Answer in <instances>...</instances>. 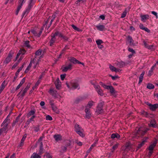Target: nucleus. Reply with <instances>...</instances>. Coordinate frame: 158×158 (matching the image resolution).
<instances>
[{
  "instance_id": "nucleus-21",
  "label": "nucleus",
  "mask_w": 158,
  "mask_h": 158,
  "mask_svg": "<svg viewBox=\"0 0 158 158\" xmlns=\"http://www.w3.org/2000/svg\"><path fill=\"white\" fill-rule=\"evenodd\" d=\"M148 125L149 127H157L156 123L154 120H151Z\"/></svg>"
},
{
  "instance_id": "nucleus-6",
  "label": "nucleus",
  "mask_w": 158,
  "mask_h": 158,
  "mask_svg": "<svg viewBox=\"0 0 158 158\" xmlns=\"http://www.w3.org/2000/svg\"><path fill=\"white\" fill-rule=\"evenodd\" d=\"M26 2V0H19L18 1V6L16 11L15 14L18 15V13L24 4Z\"/></svg>"
},
{
  "instance_id": "nucleus-11",
  "label": "nucleus",
  "mask_w": 158,
  "mask_h": 158,
  "mask_svg": "<svg viewBox=\"0 0 158 158\" xmlns=\"http://www.w3.org/2000/svg\"><path fill=\"white\" fill-rule=\"evenodd\" d=\"M40 61V59L37 58L36 56H35L34 58L32 60L33 64H34L33 68L35 69L36 68H38L39 66V62Z\"/></svg>"
},
{
  "instance_id": "nucleus-26",
  "label": "nucleus",
  "mask_w": 158,
  "mask_h": 158,
  "mask_svg": "<svg viewBox=\"0 0 158 158\" xmlns=\"http://www.w3.org/2000/svg\"><path fill=\"white\" fill-rule=\"evenodd\" d=\"M70 85L72 88L74 89H76L78 88L79 86V84L77 82H72L70 83Z\"/></svg>"
},
{
  "instance_id": "nucleus-47",
  "label": "nucleus",
  "mask_w": 158,
  "mask_h": 158,
  "mask_svg": "<svg viewBox=\"0 0 158 158\" xmlns=\"http://www.w3.org/2000/svg\"><path fill=\"white\" fill-rule=\"evenodd\" d=\"M19 64V63L17 62L13 65L11 68V69L13 70L14 69H15L18 65Z\"/></svg>"
},
{
  "instance_id": "nucleus-45",
  "label": "nucleus",
  "mask_w": 158,
  "mask_h": 158,
  "mask_svg": "<svg viewBox=\"0 0 158 158\" xmlns=\"http://www.w3.org/2000/svg\"><path fill=\"white\" fill-rule=\"evenodd\" d=\"M109 89L110 90V91L111 93L113 94L114 93V89L112 86L111 85Z\"/></svg>"
},
{
  "instance_id": "nucleus-7",
  "label": "nucleus",
  "mask_w": 158,
  "mask_h": 158,
  "mask_svg": "<svg viewBox=\"0 0 158 158\" xmlns=\"http://www.w3.org/2000/svg\"><path fill=\"white\" fill-rule=\"evenodd\" d=\"M157 142L155 141L152 143L149 146L148 148V149L149 152L148 153V155L150 157L153 152V150L157 144Z\"/></svg>"
},
{
  "instance_id": "nucleus-31",
  "label": "nucleus",
  "mask_w": 158,
  "mask_h": 158,
  "mask_svg": "<svg viewBox=\"0 0 158 158\" xmlns=\"http://www.w3.org/2000/svg\"><path fill=\"white\" fill-rule=\"evenodd\" d=\"M111 137L112 139H114L115 138L119 139L120 138V135L118 134H113L111 135Z\"/></svg>"
},
{
  "instance_id": "nucleus-59",
  "label": "nucleus",
  "mask_w": 158,
  "mask_h": 158,
  "mask_svg": "<svg viewBox=\"0 0 158 158\" xmlns=\"http://www.w3.org/2000/svg\"><path fill=\"white\" fill-rule=\"evenodd\" d=\"M153 73V72L152 71V70H150L149 71L148 73V76H151Z\"/></svg>"
},
{
  "instance_id": "nucleus-2",
  "label": "nucleus",
  "mask_w": 158,
  "mask_h": 158,
  "mask_svg": "<svg viewBox=\"0 0 158 158\" xmlns=\"http://www.w3.org/2000/svg\"><path fill=\"white\" fill-rule=\"evenodd\" d=\"M10 115H8L1 125V127H2L0 129V131L2 133L4 132L6 133L8 131V125L10 121Z\"/></svg>"
},
{
  "instance_id": "nucleus-1",
  "label": "nucleus",
  "mask_w": 158,
  "mask_h": 158,
  "mask_svg": "<svg viewBox=\"0 0 158 158\" xmlns=\"http://www.w3.org/2000/svg\"><path fill=\"white\" fill-rule=\"evenodd\" d=\"M59 31H56L54 33H52L51 35V39L50 40L48 44L49 46L52 47L56 46L55 43H58L59 42Z\"/></svg>"
},
{
  "instance_id": "nucleus-51",
  "label": "nucleus",
  "mask_w": 158,
  "mask_h": 158,
  "mask_svg": "<svg viewBox=\"0 0 158 158\" xmlns=\"http://www.w3.org/2000/svg\"><path fill=\"white\" fill-rule=\"evenodd\" d=\"M27 135L26 134H25V135H23L22 138V139L21 140V141L24 142L27 137Z\"/></svg>"
},
{
  "instance_id": "nucleus-24",
  "label": "nucleus",
  "mask_w": 158,
  "mask_h": 158,
  "mask_svg": "<svg viewBox=\"0 0 158 158\" xmlns=\"http://www.w3.org/2000/svg\"><path fill=\"white\" fill-rule=\"evenodd\" d=\"M139 27L140 29L144 30L148 33L150 32V30L147 27H145L142 23H140L139 24Z\"/></svg>"
},
{
  "instance_id": "nucleus-55",
  "label": "nucleus",
  "mask_w": 158,
  "mask_h": 158,
  "mask_svg": "<svg viewBox=\"0 0 158 158\" xmlns=\"http://www.w3.org/2000/svg\"><path fill=\"white\" fill-rule=\"evenodd\" d=\"M66 75V74H61L60 75L61 79L62 80H64V79L65 78V77Z\"/></svg>"
},
{
  "instance_id": "nucleus-9",
  "label": "nucleus",
  "mask_w": 158,
  "mask_h": 158,
  "mask_svg": "<svg viewBox=\"0 0 158 158\" xmlns=\"http://www.w3.org/2000/svg\"><path fill=\"white\" fill-rule=\"evenodd\" d=\"M148 130V129H145L143 127L139 128L137 132V135H139V136L143 135L145 134L146 132Z\"/></svg>"
},
{
  "instance_id": "nucleus-62",
  "label": "nucleus",
  "mask_w": 158,
  "mask_h": 158,
  "mask_svg": "<svg viewBox=\"0 0 158 158\" xmlns=\"http://www.w3.org/2000/svg\"><path fill=\"white\" fill-rule=\"evenodd\" d=\"M49 104L51 106V107L53 106L54 105V101L53 100L50 101L49 102Z\"/></svg>"
},
{
  "instance_id": "nucleus-54",
  "label": "nucleus",
  "mask_w": 158,
  "mask_h": 158,
  "mask_svg": "<svg viewBox=\"0 0 158 158\" xmlns=\"http://www.w3.org/2000/svg\"><path fill=\"white\" fill-rule=\"evenodd\" d=\"M128 50L129 52H132L133 54H135V51L133 50V49L131 48H129Z\"/></svg>"
},
{
  "instance_id": "nucleus-63",
  "label": "nucleus",
  "mask_w": 158,
  "mask_h": 158,
  "mask_svg": "<svg viewBox=\"0 0 158 158\" xmlns=\"http://www.w3.org/2000/svg\"><path fill=\"white\" fill-rule=\"evenodd\" d=\"M40 82L41 81L40 79L38 80L37 82L35 84V85L37 87L40 84Z\"/></svg>"
},
{
  "instance_id": "nucleus-43",
  "label": "nucleus",
  "mask_w": 158,
  "mask_h": 158,
  "mask_svg": "<svg viewBox=\"0 0 158 158\" xmlns=\"http://www.w3.org/2000/svg\"><path fill=\"white\" fill-rule=\"evenodd\" d=\"M82 100V98L80 97L77 98L75 101L74 102L76 103H78L79 102Z\"/></svg>"
},
{
  "instance_id": "nucleus-12",
  "label": "nucleus",
  "mask_w": 158,
  "mask_h": 158,
  "mask_svg": "<svg viewBox=\"0 0 158 158\" xmlns=\"http://www.w3.org/2000/svg\"><path fill=\"white\" fill-rule=\"evenodd\" d=\"M146 104L149 106L150 109L152 111H155L158 108V104L152 105L148 102L146 103Z\"/></svg>"
},
{
  "instance_id": "nucleus-53",
  "label": "nucleus",
  "mask_w": 158,
  "mask_h": 158,
  "mask_svg": "<svg viewBox=\"0 0 158 158\" xmlns=\"http://www.w3.org/2000/svg\"><path fill=\"white\" fill-rule=\"evenodd\" d=\"M40 130L39 126H37L36 127H34V130L36 132H38Z\"/></svg>"
},
{
  "instance_id": "nucleus-20",
  "label": "nucleus",
  "mask_w": 158,
  "mask_h": 158,
  "mask_svg": "<svg viewBox=\"0 0 158 158\" xmlns=\"http://www.w3.org/2000/svg\"><path fill=\"white\" fill-rule=\"evenodd\" d=\"M59 38H61V40L63 39V41H67L69 39V38L67 36L64 35L61 32L59 31Z\"/></svg>"
},
{
  "instance_id": "nucleus-3",
  "label": "nucleus",
  "mask_w": 158,
  "mask_h": 158,
  "mask_svg": "<svg viewBox=\"0 0 158 158\" xmlns=\"http://www.w3.org/2000/svg\"><path fill=\"white\" fill-rule=\"evenodd\" d=\"M36 2V0H29L28 2L26 10L24 11L22 15V16L23 17L25 15L27 16L30 12V10L32 8L33 6Z\"/></svg>"
},
{
  "instance_id": "nucleus-30",
  "label": "nucleus",
  "mask_w": 158,
  "mask_h": 158,
  "mask_svg": "<svg viewBox=\"0 0 158 158\" xmlns=\"http://www.w3.org/2000/svg\"><path fill=\"white\" fill-rule=\"evenodd\" d=\"M31 157V158H41V156L35 152L34 153Z\"/></svg>"
},
{
  "instance_id": "nucleus-15",
  "label": "nucleus",
  "mask_w": 158,
  "mask_h": 158,
  "mask_svg": "<svg viewBox=\"0 0 158 158\" xmlns=\"http://www.w3.org/2000/svg\"><path fill=\"white\" fill-rule=\"evenodd\" d=\"M94 87L98 94L100 95L101 96H102L104 94L103 92V91L100 88V86L99 85H95Z\"/></svg>"
},
{
  "instance_id": "nucleus-35",
  "label": "nucleus",
  "mask_w": 158,
  "mask_h": 158,
  "mask_svg": "<svg viewBox=\"0 0 158 158\" xmlns=\"http://www.w3.org/2000/svg\"><path fill=\"white\" fill-rule=\"evenodd\" d=\"M127 41L129 42L130 44V45H131L133 44V40L131 37L130 36H128L127 38Z\"/></svg>"
},
{
  "instance_id": "nucleus-39",
  "label": "nucleus",
  "mask_w": 158,
  "mask_h": 158,
  "mask_svg": "<svg viewBox=\"0 0 158 158\" xmlns=\"http://www.w3.org/2000/svg\"><path fill=\"white\" fill-rule=\"evenodd\" d=\"M71 26L73 27V28L75 30L78 31H82V30L78 28L76 26H75L74 24H72L71 25Z\"/></svg>"
},
{
  "instance_id": "nucleus-22",
  "label": "nucleus",
  "mask_w": 158,
  "mask_h": 158,
  "mask_svg": "<svg viewBox=\"0 0 158 158\" xmlns=\"http://www.w3.org/2000/svg\"><path fill=\"white\" fill-rule=\"evenodd\" d=\"M7 84V83L6 82V81L5 80L3 81L1 86H0V94L1 93L2 91L5 89V87Z\"/></svg>"
},
{
  "instance_id": "nucleus-38",
  "label": "nucleus",
  "mask_w": 158,
  "mask_h": 158,
  "mask_svg": "<svg viewBox=\"0 0 158 158\" xmlns=\"http://www.w3.org/2000/svg\"><path fill=\"white\" fill-rule=\"evenodd\" d=\"M77 133L82 137H84L85 136V134L84 133L83 130H81V131H79L78 133Z\"/></svg>"
},
{
  "instance_id": "nucleus-60",
  "label": "nucleus",
  "mask_w": 158,
  "mask_h": 158,
  "mask_svg": "<svg viewBox=\"0 0 158 158\" xmlns=\"http://www.w3.org/2000/svg\"><path fill=\"white\" fill-rule=\"evenodd\" d=\"M76 143H77V144L79 146H81L82 145V142H81L80 141H78V140H76Z\"/></svg>"
},
{
  "instance_id": "nucleus-46",
  "label": "nucleus",
  "mask_w": 158,
  "mask_h": 158,
  "mask_svg": "<svg viewBox=\"0 0 158 158\" xmlns=\"http://www.w3.org/2000/svg\"><path fill=\"white\" fill-rule=\"evenodd\" d=\"M45 155L47 158H52V156L49 153L46 152L45 154Z\"/></svg>"
},
{
  "instance_id": "nucleus-36",
  "label": "nucleus",
  "mask_w": 158,
  "mask_h": 158,
  "mask_svg": "<svg viewBox=\"0 0 158 158\" xmlns=\"http://www.w3.org/2000/svg\"><path fill=\"white\" fill-rule=\"evenodd\" d=\"M147 88L148 89H153L154 88L155 86L149 83L148 84Z\"/></svg>"
},
{
  "instance_id": "nucleus-49",
  "label": "nucleus",
  "mask_w": 158,
  "mask_h": 158,
  "mask_svg": "<svg viewBox=\"0 0 158 158\" xmlns=\"http://www.w3.org/2000/svg\"><path fill=\"white\" fill-rule=\"evenodd\" d=\"M96 43L98 45H99L103 43V41L101 40H98L96 41Z\"/></svg>"
},
{
  "instance_id": "nucleus-13",
  "label": "nucleus",
  "mask_w": 158,
  "mask_h": 158,
  "mask_svg": "<svg viewBox=\"0 0 158 158\" xmlns=\"http://www.w3.org/2000/svg\"><path fill=\"white\" fill-rule=\"evenodd\" d=\"M48 93L55 98H57V92L54 89L50 88L48 91Z\"/></svg>"
},
{
  "instance_id": "nucleus-18",
  "label": "nucleus",
  "mask_w": 158,
  "mask_h": 158,
  "mask_svg": "<svg viewBox=\"0 0 158 158\" xmlns=\"http://www.w3.org/2000/svg\"><path fill=\"white\" fill-rule=\"evenodd\" d=\"M61 82L59 79L58 78L55 82L54 84L56 86V89L59 90L61 88Z\"/></svg>"
},
{
  "instance_id": "nucleus-58",
  "label": "nucleus",
  "mask_w": 158,
  "mask_h": 158,
  "mask_svg": "<svg viewBox=\"0 0 158 158\" xmlns=\"http://www.w3.org/2000/svg\"><path fill=\"white\" fill-rule=\"evenodd\" d=\"M80 127L78 124H76L74 126L75 131L77 130V129H79Z\"/></svg>"
},
{
  "instance_id": "nucleus-44",
  "label": "nucleus",
  "mask_w": 158,
  "mask_h": 158,
  "mask_svg": "<svg viewBox=\"0 0 158 158\" xmlns=\"http://www.w3.org/2000/svg\"><path fill=\"white\" fill-rule=\"evenodd\" d=\"M109 76L111 77L112 79L113 80H115L119 78V77L118 76H113L111 75H110Z\"/></svg>"
},
{
  "instance_id": "nucleus-42",
  "label": "nucleus",
  "mask_w": 158,
  "mask_h": 158,
  "mask_svg": "<svg viewBox=\"0 0 158 158\" xmlns=\"http://www.w3.org/2000/svg\"><path fill=\"white\" fill-rule=\"evenodd\" d=\"M146 139L143 141L141 143L138 145V148H140L145 143V142H146Z\"/></svg>"
},
{
  "instance_id": "nucleus-14",
  "label": "nucleus",
  "mask_w": 158,
  "mask_h": 158,
  "mask_svg": "<svg viewBox=\"0 0 158 158\" xmlns=\"http://www.w3.org/2000/svg\"><path fill=\"white\" fill-rule=\"evenodd\" d=\"M31 84H30L29 85H27V86L24 89L23 91L22 92V91H21L20 92H19L17 94V96H18L21 94V96L22 97H23L25 94L27 92V90L29 89L30 87Z\"/></svg>"
},
{
  "instance_id": "nucleus-56",
  "label": "nucleus",
  "mask_w": 158,
  "mask_h": 158,
  "mask_svg": "<svg viewBox=\"0 0 158 158\" xmlns=\"http://www.w3.org/2000/svg\"><path fill=\"white\" fill-rule=\"evenodd\" d=\"M86 1V0H77V1H76L75 3L76 4H78V3L81 2H85Z\"/></svg>"
},
{
  "instance_id": "nucleus-16",
  "label": "nucleus",
  "mask_w": 158,
  "mask_h": 158,
  "mask_svg": "<svg viewBox=\"0 0 158 158\" xmlns=\"http://www.w3.org/2000/svg\"><path fill=\"white\" fill-rule=\"evenodd\" d=\"M70 61L73 63L74 64H82L84 65V63H82L81 62L79 61L78 60H77L75 58L73 57H71L70 59Z\"/></svg>"
},
{
  "instance_id": "nucleus-52",
  "label": "nucleus",
  "mask_w": 158,
  "mask_h": 158,
  "mask_svg": "<svg viewBox=\"0 0 158 158\" xmlns=\"http://www.w3.org/2000/svg\"><path fill=\"white\" fill-rule=\"evenodd\" d=\"M109 68L110 70L112 71H114V70L116 68L114 67V66H112L110 64L109 65Z\"/></svg>"
},
{
  "instance_id": "nucleus-5",
  "label": "nucleus",
  "mask_w": 158,
  "mask_h": 158,
  "mask_svg": "<svg viewBox=\"0 0 158 158\" xmlns=\"http://www.w3.org/2000/svg\"><path fill=\"white\" fill-rule=\"evenodd\" d=\"M104 105V102H102L98 103L96 111V112L97 114H101L104 112L103 107Z\"/></svg>"
},
{
  "instance_id": "nucleus-32",
  "label": "nucleus",
  "mask_w": 158,
  "mask_h": 158,
  "mask_svg": "<svg viewBox=\"0 0 158 158\" xmlns=\"http://www.w3.org/2000/svg\"><path fill=\"white\" fill-rule=\"evenodd\" d=\"M89 105V104L88 103L87 105V106H86L85 109V111L86 113V117L87 118H89V114L88 113V111L89 110V108H88V105Z\"/></svg>"
},
{
  "instance_id": "nucleus-50",
  "label": "nucleus",
  "mask_w": 158,
  "mask_h": 158,
  "mask_svg": "<svg viewBox=\"0 0 158 158\" xmlns=\"http://www.w3.org/2000/svg\"><path fill=\"white\" fill-rule=\"evenodd\" d=\"M26 78L25 77L23 78L22 80H21V81L19 85H20L21 86H22L23 84L24 83L25 81Z\"/></svg>"
},
{
  "instance_id": "nucleus-41",
  "label": "nucleus",
  "mask_w": 158,
  "mask_h": 158,
  "mask_svg": "<svg viewBox=\"0 0 158 158\" xmlns=\"http://www.w3.org/2000/svg\"><path fill=\"white\" fill-rule=\"evenodd\" d=\"M51 107L53 110L56 112V113H58L59 111L57 110V108L55 105L53 106H52Z\"/></svg>"
},
{
  "instance_id": "nucleus-34",
  "label": "nucleus",
  "mask_w": 158,
  "mask_h": 158,
  "mask_svg": "<svg viewBox=\"0 0 158 158\" xmlns=\"http://www.w3.org/2000/svg\"><path fill=\"white\" fill-rule=\"evenodd\" d=\"M30 41L28 40L25 41L24 43V44L25 46L26 47L28 48H31V45L29 44Z\"/></svg>"
},
{
  "instance_id": "nucleus-4",
  "label": "nucleus",
  "mask_w": 158,
  "mask_h": 158,
  "mask_svg": "<svg viewBox=\"0 0 158 158\" xmlns=\"http://www.w3.org/2000/svg\"><path fill=\"white\" fill-rule=\"evenodd\" d=\"M14 54V52L12 50H10L7 56L5 59L3 63L6 64H8L10 62L11 60L12 57Z\"/></svg>"
},
{
  "instance_id": "nucleus-40",
  "label": "nucleus",
  "mask_w": 158,
  "mask_h": 158,
  "mask_svg": "<svg viewBox=\"0 0 158 158\" xmlns=\"http://www.w3.org/2000/svg\"><path fill=\"white\" fill-rule=\"evenodd\" d=\"M127 10L126 9L123 12L122 14L121 18H123L126 17V15L127 14Z\"/></svg>"
},
{
  "instance_id": "nucleus-29",
  "label": "nucleus",
  "mask_w": 158,
  "mask_h": 158,
  "mask_svg": "<svg viewBox=\"0 0 158 158\" xmlns=\"http://www.w3.org/2000/svg\"><path fill=\"white\" fill-rule=\"evenodd\" d=\"M145 74L144 71L142 72L141 74L140 75V77H139V83L140 84L142 82L143 79V76Z\"/></svg>"
},
{
  "instance_id": "nucleus-33",
  "label": "nucleus",
  "mask_w": 158,
  "mask_h": 158,
  "mask_svg": "<svg viewBox=\"0 0 158 158\" xmlns=\"http://www.w3.org/2000/svg\"><path fill=\"white\" fill-rule=\"evenodd\" d=\"M42 51V49H39L38 50L36 51L35 53V55L36 56H39L41 55Z\"/></svg>"
},
{
  "instance_id": "nucleus-27",
  "label": "nucleus",
  "mask_w": 158,
  "mask_h": 158,
  "mask_svg": "<svg viewBox=\"0 0 158 158\" xmlns=\"http://www.w3.org/2000/svg\"><path fill=\"white\" fill-rule=\"evenodd\" d=\"M35 110H32L30 111L27 114V118H29L31 116L35 115Z\"/></svg>"
},
{
  "instance_id": "nucleus-28",
  "label": "nucleus",
  "mask_w": 158,
  "mask_h": 158,
  "mask_svg": "<svg viewBox=\"0 0 158 158\" xmlns=\"http://www.w3.org/2000/svg\"><path fill=\"white\" fill-rule=\"evenodd\" d=\"M96 28L99 30L103 31L105 29V26L103 25H99L96 26Z\"/></svg>"
},
{
  "instance_id": "nucleus-8",
  "label": "nucleus",
  "mask_w": 158,
  "mask_h": 158,
  "mask_svg": "<svg viewBox=\"0 0 158 158\" xmlns=\"http://www.w3.org/2000/svg\"><path fill=\"white\" fill-rule=\"evenodd\" d=\"M43 30L44 27H42L39 31H36L35 30H32L31 32L32 33L34 34L35 36L39 37L42 34Z\"/></svg>"
},
{
  "instance_id": "nucleus-10",
  "label": "nucleus",
  "mask_w": 158,
  "mask_h": 158,
  "mask_svg": "<svg viewBox=\"0 0 158 158\" xmlns=\"http://www.w3.org/2000/svg\"><path fill=\"white\" fill-rule=\"evenodd\" d=\"M26 52L27 51L25 49L23 48H21L17 53L14 61H16L20 55H21V56H23L26 53Z\"/></svg>"
},
{
  "instance_id": "nucleus-19",
  "label": "nucleus",
  "mask_w": 158,
  "mask_h": 158,
  "mask_svg": "<svg viewBox=\"0 0 158 158\" xmlns=\"http://www.w3.org/2000/svg\"><path fill=\"white\" fill-rule=\"evenodd\" d=\"M140 16L141 21L143 22H145L146 20L148 19L149 18V16L148 15H141Z\"/></svg>"
},
{
  "instance_id": "nucleus-64",
  "label": "nucleus",
  "mask_w": 158,
  "mask_h": 158,
  "mask_svg": "<svg viewBox=\"0 0 158 158\" xmlns=\"http://www.w3.org/2000/svg\"><path fill=\"white\" fill-rule=\"evenodd\" d=\"M35 117V115H33L29 119V120L31 121H34V118Z\"/></svg>"
},
{
  "instance_id": "nucleus-57",
  "label": "nucleus",
  "mask_w": 158,
  "mask_h": 158,
  "mask_svg": "<svg viewBox=\"0 0 158 158\" xmlns=\"http://www.w3.org/2000/svg\"><path fill=\"white\" fill-rule=\"evenodd\" d=\"M24 144V142H23L22 141H21L19 144V145L18 146V147L19 148L21 147H23Z\"/></svg>"
},
{
  "instance_id": "nucleus-48",
  "label": "nucleus",
  "mask_w": 158,
  "mask_h": 158,
  "mask_svg": "<svg viewBox=\"0 0 158 158\" xmlns=\"http://www.w3.org/2000/svg\"><path fill=\"white\" fill-rule=\"evenodd\" d=\"M46 119L47 120H49L50 121H51L52 120V117L49 115H48L46 116Z\"/></svg>"
},
{
  "instance_id": "nucleus-17",
  "label": "nucleus",
  "mask_w": 158,
  "mask_h": 158,
  "mask_svg": "<svg viewBox=\"0 0 158 158\" xmlns=\"http://www.w3.org/2000/svg\"><path fill=\"white\" fill-rule=\"evenodd\" d=\"M72 65L71 63H69L68 66H66L62 68V70L63 72H66L69 70H71L72 69Z\"/></svg>"
},
{
  "instance_id": "nucleus-37",
  "label": "nucleus",
  "mask_w": 158,
  "mask_h": 158,
  "mask_svg": "<svg viewBox=\"0 0 158 158\" xmlns=\"http://www.w3.org/2000/svg\"><path fill=\"white\" fill-rule=\"evenodd\" d=\"M44 152V148H40L39 150L38 151V154L41 156L42 155Z\"/></svg>"
},
{
  "instance_id": "nucleus-23",
  "label": "nucleus",
  "mask_w": 158,
  "mask_h": 158,
  "mask_svg": "<svg viewBox=\"0 0 158 158\" xmlns=\"http://www.w3.org/2000/svg\"><path fill=\"white\" fill-rule=\"evenodd\" d=\"M53 138L56 141H58L62 140V136L60 134H56L53 136Z\"/></svg>"
},
{
  "instance_id": "nucleus-61",
  "label": "nucleus",
  "mask_w": 158,
  "mask_h": 158,
  "mask_svg": "<svg viewBox=\"0 0 158 158\" xmlns=\"http://www.w3.org/2000/svg\"><path fill=\"white\" fill-rule=\"evenodd\" d=\"M24 67V64H23L22 66L20 67L19 69L17 70V72H18V73L19 72L22 70Z\"/></svg>"
},
{
  "instance_id": "nucleus-25",
  "label": "nucleus",
  "mask_w": 158,
  "mask_h": 158,
  "mask_svg": "<svg viewBox=\"0 0 158 158\" xmlns=\"http://www.w3.org/2000/svg\"><path fill=\"white\" fill-rule=\"evenodd\" d=\"M99 84L104 88L106 89H109L111 85H107L102 82H100Z\"/></svg>"
}]
</instances>
